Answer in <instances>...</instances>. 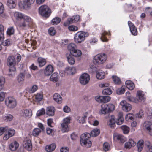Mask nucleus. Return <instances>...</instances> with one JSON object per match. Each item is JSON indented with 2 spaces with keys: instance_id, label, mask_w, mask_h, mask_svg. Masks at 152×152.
<instances>
[{
  "instance_id": "aec40b11",
  "label": "nucleus",
  "mask_w": 152,
  "mask_h": 152,
  "mask_svg": "<svg viewBox=\"0 0 152 152\" xmlns=\"http://www.w3.org/2000/svg\"><path fill=\"white\" fill-rule=\"evenodd\" d=\"M19 146V143L16 141H14L11 143L9 145L10 149L12 151L17 150Z\"/></svg>"
},
{
  "instance_id": "5701e85b",
  "label": "nucleus",
  "mask_w": 152,
  "mask_h": 152,
  "mask_svg": "<svg viewBox=\"0 0 152 152\" xmlns=\"http://www.w3.org/2000/svg\"><path fill=\"white\" fill-rule=\"evenodd\" d=\"M54 100L58 104H61L62 102V98L60 95L58 93H55L53 96Z\"/></svg>"
},
{
  "instance_id": "f8f14e48",
  "label": "nucleus",
  "mask_w": 152,
  "mask_h": 152,
  "mask_svg": "<svg viewBox=\"0 0 152 152\" xmlns=\"http://www.w3.org/2000/svg\"><path fill=\"white\" fill-rule=\"evenodd\" d=\"M80 18V16L78 15H74L71 18H68L66 21L64 23V25L66 26L70 24L77 22L79 21Z\"/></svg>"
},
{
  "instance_id": "8fccbe9b",
  "label": "nucleus",
  "mask_w": 152,
  "mask_h": 152,
  "mask_svg": "<svg viewBox=\"0 0 152 152\" xmlns=\"http://www.w3.org/2000/svg\"><path fill=\"white\" fill-rule=\"evenodd\" d=\"M110 149V144L107 142H106L104 143L103 145V149L105 151H107Z\"/></svg>"
},
{
  "instance_id": "e433bc0d",
  "label": "nucleus",
  "mask_w": 152,
  "mask_h": 152,
  "mask_svg": "<svg viewBox=\"0 0 152 152\" xmlns=\"http://www.w3.org/2000/svg\"><path fill=\"white\" fill-rule=\"evenodd\" d=\"M100 133V130L99 129H94L91 132V136L95 137L98 135Z\"/></svg>"
},
{
  "instance_id": "de8ad7c7",
  "label": "nucleus",
  "mask_w": 152,
  "mask_h": 152,
  "mask_svg": "<svg viewBox=\"0 0 152 152\" xmlns=\"http://www.w3.org/2000/svg\"><path fill=\"white\" fill-rule=\"evenodd\" d=\"M113 80L115 84H119L121 83L120 78L116 76H113L112 77Z\"/></svg>"
},
{
  "instance_id": "5fc2aeb1",
  "label": "nucleus",
  "mask_w": 152,
  "mask_h": 152,
  "mask_svg": "<svg viewBox=\"0 0 152 152\" xmlns=\"http://www.w3.org/2000/svg\"><path fill=\"white\" fill-rule=\"evenodd\" d=\"M124 87V86H122L121 88L118 89L116 91L117 94L119 95L123 94L125 91Z\"/></svg>"
},
{
  "instance_id": "bf43d9fd",
  "label": "nucleus",
  "mask_w": 152,
  "mask_h": 152,
  "mask_svg": "<svg viewBox=\"0 0 152 152\" xmlns=\"http://www.w3.org/2000/svg\"><path fill=\"white\" fill-rule=\"evenodd\" d=\"M134 118V115L132 113H129L126 115L125 117V119L128 121L129 119L132 120Z\"/></svg>"
},
{
  "instance_id": "774afa93",
  "label": "nucleus",
  "mask_w": 152,
  "mask_h": 152,
  "mask_svg": "<svg viewBox=\"0 0 152 152\" xmlns=\"http://www.w3.org/2000/svg\"><path fill=\"white\" fill-rule=\"evenodd\" d=\"M8 127H0V136L2 135L7 130Z\"/></svg>"
},
{
  "instance_id": "72a5a7b5",
  "label": "nucleus",
  "mask_w": 152,
  "mask_h": 152,
  "mask_svg": "<svg viewBox=\"0 0 152 152\" xmlns=\"http://www.w3.org/2000/svg\"><path fill=\"white\" fill-rule=\"evenodd\" d=\"M82 54V52L80 50L76 49L71 53L73 56L76 57H80Z\"/></svg>"
},
{
  "instance_id": "a18cd8bd",
  "label": "nucleus",
  "mask_w": 152,
  "mask_h": 152,
  "mask_svg": "<svg viewBox=\"0 0 152 152\" xmlns=\"http://www.w3.org/2000/svg\"><path fill=\"white\" fill-rule=\"evenodd\" d=\"M112 91L110 88H107L104 89L102 93L104 95H110L112 94Z\"/></svg>"
},
{
  "instance_id": "f704fd0d",
  "label": "nucleus",
  "mask_w": 152,
  "mask_h": 152,
  "mask_svg": "<svg viewBox=\"0 0 152 152\" xmlns=\"http://www.w3.org/2000/svg\"><path fill=\"white\" fill-rule=\"evenodd\" d=\"M22 113L23 115L26 117H30L32 115V111L30 109L23 110H22Z\"/></svg>"
},
{
  "instance_id": "412c9836",
  "label": "nucleus",
  "mask_w": 152,
  "mask_h": 152,
  "mask_svg": "<svg viewBox=\"0 0 152 152\" xmlns=\"http://www.w3.org/2000/svg\"><path fill=\"white\" fill-rule=\"evenodd\" d=\"M136 143L132 139H129L125 144V147L126 148H130L136 145Z\"/></svg>"
},
{
  "instance_id": "7c9ffc66",
  "label": "nucleus",
  "mask_w": 152,
  "mask_h": 152,
  "mask_svg": "<svg viewBox=\"0 0 152 152\" xmlns=\"http://www.w3.org/2000/svg\"><path fill=\"white\" fill-rule=\"evenodd\" d=\"M65 72L67 74L72 75L75 73L76 70L74 67H67L65 69Z\"/></svg>"
},
{
  "instance_id": "ea45409f",
  "label": "nucleus",
  "mask_w": 152,
  "mask_h": 152,
  "mask_svg": "<svg viewBox=\"0 0 152 152\" xmlns=\"http://www.w3.org/2000/svg\"><path fill=\"white\" fill-rule=\"evenodd\" d=\"M25 74L23 73H20L17 76V80L19 83H22L24 80Z\"/></svg>"
},
{
  "instance_id": "f257e3e1",
  "label": "nucleus",
  "mask_w": 152,
  "mask_h": 152,
  "mask_svg": "<svg viewBox=\"0 0 152 152\" xmlns=\"http://www.w3.org/2000/svg\"><path fill=\"white\" fill-rule=\"evenodd\" d=\"M22 19L23 20L20 22L17 25L18 27L21 30H26L31 26L33 20L30 17L24 14Z\"/></svg>"
},
{
  "instance_id": "cd10ccee",
  "label": "nucleus",
  "mask_w": 152,
  "mask_h": 152,
  "mask_svg": "<svg viewBox=\"0 0 152 152\" xmlns=\"http://www.w3.org/2000/svg\"><path fill=\"white\" fill-rule=\"evenodd\" d=\"M115 120L113 115H111L109 117V121L108 122V125L111 127H114L115 126Z\"/></svg>"
},
{
  "instance_id": "c85d7f7f",
  "label": "nucleus",
  "mask_w": 152,
  "mask_h": 152,
  "mask_svg": "<svg viewBox=\"0 0 152 152\" xmlns=\"http://www.w3.org/2000/svg\"><path fill=\"white\" fill-rule=\"evenodd\" d=\"M96 77L99 79H102L105 77V73L101 70H99L97 71L96 74Z\"/></svg>"
},
{
  "instance_id": "6e6552de",
  "label": "nucleus",
  "mask_w": 152,
  "mask_h": 152,
  "mask_svg": "<svg viewBox=\"0 0 152 152\" xmlns=\"http://www.w3.org/2000/svg\"><path fill=\"white\" fill-rule=\"evenodd\" d=\"M39 13L42 16L48 17L50 15L51 13V10L47 5H42L39 8Z\"/></svg>"
},
{
  "instance_id": "393cba45",
  "label": "nucleus",
  "mask_w": 152,
  "mask_h": 152,
  "mask_svg": "<svg viewBox=\"0 0 152 152\" xmlns=\"http://www.w3.org/2000/svg\"><path fill=\"white\" fill-rule=\"evenodd\" d=\"M144 145V142L142 140H140L137 142V146L138 152L141 151Z\"/></svg>"
},
{
  "instance_id": "680f3d73",
  "label": "nucleus",
  "mask_w": 152,
  "mask_h": 152,
  "mask_svg": "<svg viewBox=\"0 0 152 152\" xmlns=\"http://www.w3.org/2000/svg\"><path fill=\"white\" fill-rule=\"evenodd\" d=\"M45 113V109L44 108H42L41 109L38 110L37 113V116H40Z\"/></svg>"
},
{
  "instance_id": "2eb2a0df",
  "label": "nucleus",
  "mask_w": 152,
  "mask_h": 152,
  "mask_svg": "<svg viewBox=\"0 0 152 152\" xmlns=\"http://www.w3.org/2000/svg\"><path fill=\"white\" fill-rule=\"evenodd\" d=\"M35 1V0H23L22 5L24 8L26 10L28 9Z\"/></svg>"
},
{
  "instance_id": "0e129e2a",
  "label": "nucleus",
  "mask_w": 152,
  "mask_h": 152,
  "mask_svg": "<svg viewBox=\"0 0 152 152\" xmlns=\"http://www.w3.org/2000/svg\"><path fill=\"white\" fill-rule=\"evenodd\" d=\"M95 99V100L99 102H103L104 98L102 96H96Z\"/></svg>"
},
{
  "instance_id": "e2e57ef3",
  "label": "nucleus",
  "mask_w": 152,
  "mask_h": 152,
  "mask_svg": "<svg viewBox=\"0 0 152 152\" xmlns=\"http://www.w3.org/2000/svg\"><path fill=\"white\" fill-rule=\"evenodd\" d=\"M48 32L50 35L53 36L56 33V31L53 27H51L49 29Z\"/></svg>"
},
{
  "instance_id": "052dcab7",
  "label": "nucleus",
  "mask_w": 152,
  "mask_h": 152,
  "mask_svg": "<svg viewBox=\"0 0 152 152\" xmlns=\"http://www.w3.org/2000/svg\"><path fill=\"white\" fill-rule=\"evenodd\" d=\"M4 89H0V91L3 90ZM5 97V93L4 92H0V101L1 102L4 100Z\"/></svg>"
},
{
  "instance_id": "f3484780",
  "label": "nucleus",
  "mask_w": 152,
  "mask_h": 152,
  "mask_svg": "<svg viewBox=\"0 0 152 152\" xmlns=\"http://www.w3.org/2000/svg\"><path fill=\"white\" fill-rule=\"evenodd\" d=\"M23 145L24 148L28 150H31L32 148L31 140L27 139H26L24 140L23 142Z\"/></svg>"
},
{
  "instance_id": "bb28decb",
  "label": "nucleus",
  "mask_w": 152,
  "mask_h": 152,
  "mask_svg": "<svg viewBox=\"0 0 152 152\" xmlns=\"http://www.w3.org/2000/svg\"><path fill=\"white\" fill-rule=\"evenodd\" d=\"M66 56L69 63L71 65L74 64L75 62L74 58L69 53H67L66 54Z\"/></svg>"
},
{
  "instance_id": "58836bf2",
  "label": "nucleus",
  "mask_w": 152,
  "mask_h": 152,
  "mask_svg": "<svg viewBox=\"0 0 152 152\" xmlns=\"http://www.w3.org/2000/svg\"><path fill=\"white\" fill-rule=\"evenodd\" d=\"M24 14L19 12H15L14 13V16L15 18L18 20L22 19Z\"/></svg>"
},
{
  "instance_id": "7ed1b4c3",
  "label": "nucleus",
  "mask_w": 152,
  "mask_h": 152,
  "mask_svg": "<svg viewBox=\"0 0 152 152\" xmlns=\"http://www.w3.org/2000/svg\"><path fill=\"white\" fill-rule=\"evenodd\" d=\"M89 36L88 32L83 31L78 32L75 35L74 37L75 42L76 43H80L85 40V38Z\"/></svg>"
},
{
  "instance_id": "338daca9",
  "label": "nucleus",
  "mask_w": 152,
  "mask_h": 152,
  "mask_svg": "<svg viewBox=\"0 0 152 152\" xmlns=\"http://www.w3.org/2000/svg\"><path fill=\"white\" fill-rule=\"evenodd\" d=\"M68 29L71 31H77L78 28L76 26L74 25H71L68 27Z\"/></svg>"
},
{
  "instance_id": "b1692460",
  "label": "nucleus",
  "mask_w": 152,
  "mask_h": 152,
  "mask_svg": "<svg viewBox=\"0 0 152 152\" xmlns=\"http://www.w3.org/2000/svg\"><path fill=\"white\" fill-rule=\"evenodd\" d=\"M88 121L90 124L93 125L94 126L97 125L99 124L98 121L95 120V118L92 116L89 117Z\"/></svg>"
},
{
  "instance_id": "13d9d810",
  "label": "nucleus",
  "mask_w": 152,
  "mask_h": 152,
  "mask_svg": "<svg viewBox=\"0 0 152 152\" xmlns=\"http://www.w3.org/2000/svg\"><path fill=\"white\" fill-rule=\"evenodd\" d=\"M43 98V96L42 94H37L35 96V99L37 101H41Z\"/></svg>"
},
{
  "instance_id": "0eeeda50",
  "label": "nucleus",
  "mask_w": 152,
  "mask_h": 152,
  "mask_svg": "<svg viewBox=\"0 0 152 152\" xmlns=\"http://www.w3.org/2000/svg\"><path fill=\"white\" fill-rule=\"evenodd\" d=\"M114 106L112 104H103L101 105V109L99 113L100 114H105L114 110Z\"/></svg>"
},
{
  "instance_id": "4be33fe9",
  "label": "nucleus",
  "mask_w": 152,
  "mask_h": 152,
  "mask_svg": "<svg viewBox=\"0 0 152 152\" xmlns=\"http://www.w3.org/2000/svg\"><path fill=\"white\" fill-rule=\"evenodd\" d=\"M55 108L53 106H49L46 109V114L49 116H53L54 114Z\"/></svg>"
},
{
  "instance_id": "603ef678",
  "label": "nucleus",
  "mask_w": 152,
  "mask_h": 152,
  "mask_svg": "<svg viewBox=\"0 0 152 152\" xmlns=\"http://www.w3.org/2000/svg\"><path fill=\"white\" fill-rule=\"evenodd\" d=\"M12 40L10 39H8L3 42H2L1 43L4 46H9L12 44Z\"/></svg>"
},
{
  "instance_id": "473e14b6",
  "label": "nucleus",
  "mask_w": 152,
  "mask_h": 152,
  "mask_svg": "<svg viewBox=\"0 0 152 152\" xmlns=\"http://www.w3.org/2000/svg\"><path fill=\"white\" fill-rule=\"evenodd\" d=\"M76 48V45L74 43H71L69 44L67 46L68 50L70 52L71 54Z\"/></svg>"
},
{
  "instance_id": "9d476101",
  "label": "nucleus",
  "mask_w": 152,
  "mask_h": 152,
  "mask_svg": "<svg viewBox=\"0 0 152 152\" xmlns=\"http://www.w3.org/2000/svg\"><path fill=\"white\" fill-rule=\"evenodd\" d=\"M5 104L8 107L13 108L16 105V102L15 99L12 97H9L7 98L5 101Z\"/></svg>"
},
{
  "instance_id": "ddd939ff",
  "label": "nucleus",
  "mask_w": 152,
  "mask_h": 152,
  "mask_svg": "<svg viewBox=\"0 0 152 152\" xmlns=\"http://www.w3.org/2000/svg\"><path fill=\"white\" fill-rule=\"evenodd\" d=\"M90 80L89 75L87 73H84L82 74L79 78L80 83L83 85H86L89 82Z\"/></svg>"
},
{
  "instance_id": "4468645a",
  "label": "nucleus",
  "mask_w": 152,
  "mask_h": 152,
  "mask_svg": "<svg viewBox=\"0 0 152 152\" xmlns=\"http://www.w3.org/2000/svg\"><path fill=\"white\" fill-rule=\"evenodd\" d=\"M120 105L122 106L123 110L125 112H128L132 109L131 105L127 103L125 100H122L120 103Z\"/></svg>"
},
{
  "instance_id": "a211bd4d",
  "label": "nucleus",
  "mask_w": 152,
  "mask_h": 152,
  "mask_svg": "<svg viewBox=\"0 0 152 152\" xmlns=\"http://www.w3.org/2000/svg\"><path fill=\"white\" fill-rule=\"evenodd\" d=\"M128 24L132 34L133 35H136L137 34V31L134 25L130 21L128 22Z\"/></svg>"
},
{
  "instance_id": "4d7b16f0",
  "label": "nucleus",
  "mask_w": 152,
  "mask_h": 152,
  "mask_svg": "<svg viewBox=\"0 0 152 152\" xmlns=\"http://www.w3.org/2000/svg\"><path fill=\"white\" fill-rule=\"evenodd\" d=\"M14 33V29L12 27L8 28L7 31V34L9 35L13 34Z\"/></svg>"
},
{
  "instance_id": "69168bd1",
  "label": "nucleus",
  "mask_w": 152,
  "mask_h": 152,
  "mask_svg": "<svg viewBox=\"0 0 152 152\" xmlns=\"http://www.w3.org/2000/svg\"><path fill=\"white\" fill-rule=\"evenodd\" d=\"M7 130H8V134L9 135V136L12 137L14 135L15 132V131L14 129H8Z\"/></svg>"
},
{
  "instance_id": "c9c22d12",
  "label": "nucleus",
  "mask_w": 152,
  "mask_h": 152,
  "mask_svg": "<svg viewBox=\"0 0 152 152\" xmlns=\"http://www.w3.org/2000/svg\"><path fill=\"white\" fill-rule=\"evenodd\" d=\"M56 148V145L54 144H52L50 145H47L45 149L47 151L50 152L53 151Z\"/></svg>"
},
{
  "instance_id": "c756f323",
  "label": "nucleus",
  "mask_w": 152,
  "mask_h": 152,
  "mask_svg": "<svg viewBox=\"0 0 152 152\" xmlns=\"http://www.w3.org/2000/svg\"><path fill=\"white\" fill-rule=\"evenodd\" d=\"M16 0H8L7 2V5L10 8H14L16 5Z\"/></svg>"
},
{
  "instance_id": "6e6d98bb",
  "label": "nucleus",
  "mask_w": 152,
  "mask_h": 152,
  "mask_svg": "<svg viewBox=\"0 0 152 152\" xmlns=\"http://www.w3.org/2000/svg\"><path fill=\"white\" fill-rule=\"evenodd\" d=\"M86 118L87 116L86 115H84L82 116L79 117L77 120L80 123H85Z\"/></svg>"
},
{
  "instance_id": "2f4dec72",
  "label": "nucleus",
  "mask_w": 152,
  "mask_h": 152,
  "mask_svg": "<svg viewBox=\"0 0 152 152\" xmlns=\"http://www.w3.org/2000/svg\"><path fill=\"white\" fill-rule=\"evenodd\" d=\"M37 61L40 67H42L44 66L46 63V59L42 57L38 58Z\"/></svg>"
},
{
  "instance_id": "79ce46f5",
  "label": "nucleus",
  "mask_w": 152,
  "mask_h": 152,
  "mask_svg": "<svg viewBox=\"0 0 152 152\" xmlns=\"http://www.w3.org/2000/svg\"><path fill=\"white\" fill-rule=\"evenodd\" d=\"M51 81L54 82H57L58 80V75L56 73H54L50 77Z\"/></svg>"
},
{
  "instance_id": "c03bdc74",
  "label": "nucleus",
  "mask_w": 152,
  "mask_h": 152,
  "mask_svg": "<svg viewBox=\"0 0 152 152\" xmlns=\"http://www.w3.org/2000/svg\"><path fill=\"white\" fill-rule=\"evenodd\" d=\"M41 132V130L38 128H35L33 131L32 135L35 137L37 136Z\"/></svg>"
},
{
  "instance_id": "1a4fd4ad",
  "label": "nucleus",
  "mask_w": 152,
  "mask_h": 152,
  "mask_svg": "<svg viewBox=\"0 0 152 152\" xmlns=\"http://www.w3.org/2000/svg\"><path fill=\"white\" fill-rule=\"evenodd\" d=\"M71 118L67 117L64 118L63 122L61 124V130L63 132H68L69 130L68 125L70 123Z\"/></svg>"
},
{
  "instance_id": "20e7f679",
  "label": "nucleus",
  "mask_w": 152,
  "mask_h": 152,
  "mask_svg": "<svg viewBox=\"0 0 152 152\" xmlns=\"http://www.w3.org/2000/svg\"><path fill=\"white\" fill-rule=\"evenodd\" d=\"M127 98L129 101L136 103L139 102L144 101L145 99L143 92L140 91H137L136 98L130 95L128 96Z\"/></svg>"
},
{
  "instance_id": "9b49d317",
  "label": "nucleus",
  "mask_w": 152,
  "mask_h": 152,
  "mask_svg": "<svg viewBox=\"0 0 152 152\" xmlns=\"http://www.w3.org/2000/svg\"><path fill=\"white\" fill-rule=\"evenodd\" d=\"M142 128L151 136H152V124L151 122L146 121L142 124Z\"/></svg>"
},
{
  "instance_id": "864d4df0",
  "label": "nucleus",
  "mask_w": 152,
  "mask_h": 152,
  "mask_svg": "<svg viewBox=\"0 0 152 152\" xmlns=\"http://www.w3.org/2000/svg\"><path fill=\"white\" fill-rule=\"evenodd\" d=\"M147 118L150 121H152V109H150L147 112Z\"/></svg>"
},
{
  "instance_id": "49530a36",
  "label": "nucleus",
  "mask_w": 152,
  "mask_h": 152,
  "mask_svg": "<svg viewBox=\"0 0 152 152\" xmlns=\"http://www.w3.org/2000/svg\"><path fill=\"white\" fill-rule=\"evenodd\" d=\"M38 86L36 85H33L31 88L29 89L28 92L30 93L35 92L38 89Z\"/></svg>"
},
{
  "instance_id": "dca6fc26",
  "label": "nucleus",
  "mask_w": 152,
  "mask_h": 152,
  "mask_svg": "<svg viewBox=\"0 0 152 152\" xmlns=\"http://www.w3.org/2000/svg\"><path fill=\"white\" fill-rule=\"evenodd\" d=\"M113 137L115 140H116L121 143H124L126 140V137L121 134L114 133Z\"/></svg>"
},
{
  "instance_id": "6ab92c4d",
  "label": "nucleus",
  "mask_w": 152,
  "mask_h": 152,
  "mask_svg": "<svg viewBox=\"0 0 152 152\" xmlns=\"http://www.w3.org/2000/svg\"><path fill=\"white\" fill-rule=\"evenodd\" d=\"M53 71V68L50 65H48L44 71V73L45 75L49 76L50 75Z\"/></svg>"
},
{
  "instance_id": "4c0bfd02",
  "label": "nucleus",
  "mask_w": 152,
  "mask_h": 152,
  "mask_svg": "<svg viewBox=\"0 0 152 152\" xmlns=\"http://www.w3.org/2000/svg\"><path fill=\"white\" fill-rule=\"evenodd\" d=\"M110 33H108L106 31H104L101 34V36L100 37L101 39L103 42H107L108 40V39L105 37L106 35H109Z\"/></svg>"
},
{
  "instance_id": "a19ab883",
  "label": "nucleus",
  "mask_w": 152,
  "mask_h": 152,
  "mask_svg": "<svg viewBox=\"0 0 152 152\" xmlns=\"http://www.w3.org/2000/svg\"><path fill=\"white\" fill-rule=\"evenodd\" d=\"M61 19L58 17H56L53 18L51 21V23L54 25L59 24L61 22Z\"/></svg>"
},
{
  "instance_id": "39448f33",
  "label": "nucleus",
  "mask_w": 152,
  "mask_h": 152,
  "mask_svg": "<svg viewBox=\"0 0 152 152\" xmlns=\"http://www.w3.org/2000/svg\"><path fill=\"white\" fill-rule=\"evenodd\" d=\"M90 137L91 134L89 133H85L82 134L80 140L81 145L87 147H90L91 145V142L89 139Z\"/></svg>"
},
{
  "instance_id": "f03ea898",
  "label": "nucleus",
  "mask_w": 152,
  "mask_h": 152,
  "mask_svg": "<svg viewBox=\"0 0 152 152\" xmlns=\"http://www.w3.org/2000/svg\"><path fill=\"white\" fill-rule=\"evenodd\" d=\"M7 64L10 67L9 75L11 76L14 75L16 72V68L15 67L16 64V61L14 56H10L8 57Z\"/></svg>"
},
{
  "instance_id": "3c124183",
  "label": "nucleus",
  "mask_w": 152,
  "mask_h": 152,
  "mask_svg": "<svg viewBox=\"0 0 152 152\" xmlns=\"http://www.w3.org/2000/svg\"><path fill=\"white\" fill-rule=\"evenodd\" d=\"M5 78L3 76H0V89H4V85L5 83Z\"/></svg>"
},
{
  "instance_id": "09e8293b",
  "label": "nucleus",
  "mask_w": 152,
  "mask_h": 152,
  "mask_svg": "<svg viewBox=\"0 0 152 152\" xmlns=\"http://www.w3.org/2000/svg\"><path fill=\"white\" fill-rule=\"evenodd\" d=\"M13 116L10 114H7L3 117L4 120L6 121H10L13 118Z\"/></svg>"
},
{
  "instance_id": "37998d69",
  "label": "nucleus",
  "mask_w": 152,
  "mask_h": 152,
  "mask_svg": "<svg viewBox=\"0 0 152 152\" xmlns=\"http://www.w3.org/2000/svg\"><path fill=\"white\" fill-rule=\"evenodd\" d=\"M121 128L124 134H127L129 131V128L126 125H122L121 126Z\"/></svg>"
},
{
  "instance_id": "a878e982",
  "label": "nucleus",
  "mask_w": 152,
  "mask_h": 152,
  "mask_svg": "<svg viewBox=\"0 0 152 152\" xmlns=\"http://www.w3.org/2000/svg\"><path fill=\"white\" fill-rule=\"evenodd\" d=\"M126 87L129 89L132 90L135 87V85L134 83L130 80H127L125 82Z\"/></svg>"
},
{
  "instance_id": "423d86ee",
  "label": "nucleus",
  "mask_w": 152,
  "mask_h": 152,
  "mask_svg": "<svg viewBox=\"0 0 152 152\" xmlns=\"http://www.w3.org/2000/svg\"><path fill=\"white\" fill-rule=\"evenodd\" d=\"M107 58V55L105 54H98L95 56L93 60V62L95 64H102L106 61Z\"/></svg>"
}]
</instances>
